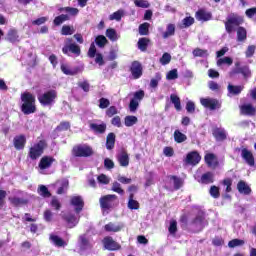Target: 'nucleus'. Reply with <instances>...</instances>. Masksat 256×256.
<instances>
[{"mask_svg": "<svg viewBox=\"0 0 256 256\" xmlns=\"http://www.w3.org/2000/svg\"><path fill=\"white\" fill-rule=\"evenodd\" d=\"M103 245L105 249H108V251H117L121 249V245L119 243L115 242L112 237H105L103 239Z\"/></svg>", "mask_w": 256, "mask_h": 256, "instance_id": "obj_15", "label": "nucleus"}, {"mask_svg": "<svg viewBox=\"0 0 256 256\" xmlns=\"http://www.w3.org/2000/svg\"><path fill=\"white\" fill-rule=\"evenodd\" d=\"M55 163V158L51 156H44L40 159L38 164V168L40 169V173L45 174V170L49 169L51 165Z\"/></svg>", "mask_w": 256, "mask_h": 256, "instance_id": "obj_14", "label": "nucleus"}, {"mask_svg": "<svg viewBox=\"0 0 256 256\" xmlns=\"http://www.w3.org/2000/svg\"><path fill=\"white\" fill-rule=\"evenodd\" d=\"M56 187H58L56 191L57 195H63V193H66L69 188V180L64 179L56 182Z\"/></svg>", "mask_w": 256, "mask_h": 256, "instance_id": "obj_23", "label": "nucleus"}, {"mask_svg": "<svg viewBox=\"0 0 256 256\" xmlns=\"http://www.w3.org/2000/svg\"><path fill=\"white\" fill-rule=\"evenodd\" d=\"M242 23L243 18L241 16L237 14H230L225 22V29L227 33H233V31H235V27H239Z\"/></svg>", "mask_w": 256, "mask_h": 256, "instance_id": "obj_3", "label": "nucleus"}, {"mask_svg": "<svg viewBox=\"0 0 256 256\" xmlns=\"http://www.w3.org/2000/svg\"><path fill=\"white\" fill-rule=\"evenodd\" d=\"M174 141L176 143H185V141H187V135L183 134L179 130H175L174 131Z\"/></svg>", "mask_w": 256, "mask_h": 256, "instance_id": "obj_38", "label": "nucleus"}, {"mask_svg": "<svg viewBox=\"0 0 256 256\" xmlns=\"http://www.w3.org/2000/svg\"><path fill=\"white\" fill-rule=\"evenodd\" d=\"M25 143H27V139L25 138V135H19L14 137V147L18 151L21 149H24Z\"/></svg>", "mask_w": 256, "mask_h": 256, "instance_id": "obj_25", "label": "nucleus"}, {"mask_svg": "<svg viewBox=\"0 0 256 256\" xmlns=\"http://www.w3.org/2000/svg\"><path fill=\"white\" fill-rule=\"evenodd\" d=\"M241 113L243 115H255V107L251 104L241 106Z\"/></svg>", "mask_w": 256, "mask_h": 256, "instance_id": "obj_37", "label": "nucleus"}, {"mask_svg": "<svg viewBox=\"0 0 256 256\" xmlns=\"http://www.w3.org/2000/svg\"><path fill=\"white\" fill-rule=\"evenodd\" d=\"M243 245H245V241L241 239H233L228 243V247H230L231 249H234V247H241Z\"/></svg>", "mask_w": 256, "mask_h": 256, "instance_id": "obj_53", "label": "nucleus"}, {"mask_svg": "<svg viewBox=\"0 0 256 256\" xmlns=\"http://www.w3.org/2000/svg\"><path fill=\"white\" fill-rule=\"evenodd\" d=\"M149 27L150 24L145 22L139 26V34L140 35H149Z\"/></svg>", "mask_w": 256, "mask_h": 256, "instance_id": "obj_58", "label": "nucleus"}, {"mask_svg": "<svg viewBox=\"0 0 256 256\" xmlns=\"http://www.w3.org/2000/svg\"><path fill=\"white\" fill-rule=\"evenodd\" d=\"M100 207L103 211H109L117 205V195L109 194L100 198Z\"/></svg>", "mask_w": 256, "mask_h": 256, "instance_id": "obj_2", "label": "nucleus"}, {"mask_svg": "<svg viewBox=\"0 0 256 256\" xmlns=\"http://www.w3.org/2000/svg\"><path fill=\"white\" fill-rule=\"evenodd\" d=\"M137 117L136 116H126L124 119V125L126 127H133V125H137Z\"/></svg>", "mask_w": 256, "mask_h": 256, "instance_id": "obj_45", "label": "nucleus"}, {"mask_svg": "<svg viewBox=\"0 0 256 256\" xmlns=\"http://www.w3.org/2000/svg\"><path fill=\"white\" fill-rule=\"evenodd\" d=\"M236 33L238 42L243 43V41H247V29L240 26L237 28Z\"/></svg>", "mask_w": 256, "mask_h": 256, "instance_id": "obj_31", "label": "nucleus"}, {"mask_svg": "<svg viewBox=\"0 0 256 256\" xmlns=\"http://www.w3.org/2000/svg\"><path fill=\"white\" fill-rule=\"evenodd\" d=\"M214 176L213 173L207 172L201 176L200 182L204 185H209V183H213Z\"/></svg>", "mask_w": 256, "mask_h": 256, "instance_id": "obj_36", "label": "nucleus"}, {"mask_svg": "<svg viewBox=\"0 0 256 256\" xmlns=\"http://www.w3.org/2000/svg\"><path fill=\"white\" fill-rule=\"evenodd\" d=\"M6 39L10 43H19V41H21V38L19 37V32H17V29H10L7 33Z\"/></svg>", "mask_w": 256, "mask_h": 256, "instance_id": "obj_21", "label": "nucleus"}, {"mask_svg": "<svg viewBox=\"0 0 256 256\" xmlns=\"http://www.w3.org/2000/svg\"><path fill=\"white\" fill-rule=\"evenodd\" d=\"M208 87L210 91H220L221 90V85H219L217 82L215 81H209L208 82Z\"/></svg>", "mask_w": 256, "mask_h": 256, "instance_id": "obj_63", "label": "nucleus"}, {"mask_svg": "<svg viewBox=\"0 0 256 256\" xmlns=\"http://www.w3.org/2000/svg\"><path fill=\"white\" fill-rule=\"evenodd\" d=\"M227 89L228 97H233V95H240L241 91L244 89V86H235L233 84H229Z\"/></svg>", "mask_w": 256, "mask_h": 256, "instance_id": "obj_30", "label": "nucleus"}, {"mask_svg": "<svg viewBox=\"0 0 256 256\" xmlns=\"http://www.w3.org/2000/svg\"><path fill=\"white\" fill-rule=\"evenodd\" d=\"M178 78H179V73L177 72V69L170 70L166 75V79L168 81H174V79H178Z\"/></svg>", "mask_w": 256, "mask_h": 256, "instance_id": "obj_57", "label": "nucleus"}, {"mask_svg": "<svg viewBox=\"0 0 256 256\" xmlns=\"http://www.w3.org/2000/svg\"><path fill=\"white\" fill-rule=\"evenodd\" d=\"M170 101L173 103L176 111H181V99L175 94L170 95Z\"/></svg>", "mask_w": 256, "mask_h": 256, "instance_id": "obj_40", "label": "nucleus"}, {"mask_svg": "<svg viewBox=\"0 0 256 256\" xmlns=\"http://www.w3.org/2000/svg\"><path fill=\"white\" fill-rule=\"evenodd\" d=\"M192 55L194 57H202V58H206L209 57V51L205 50V49H201V48H195L192 51Z\"/></svg>", "mask_w": 256, "mask_h": 256, "instance_id": "obj_39", "label": "nucleus"}, {"mask_svg": "<svg viewBox=\"0 0 256 256\" xmlns=\"http://www.w3.org/2000/svg\"><path fill=\"white\" fill-rule=\"evenodd\" d=\"M61 71L64 73V75H77V73H79V69L71 68L67 64L61 65Z\"/></svg>", "mask_w": 256, "mask_h": 256, "instance_id": "obj_33", "label": "nucleus"}, {"mask_svg": "<svg viewBox=\"0 0 256 256\" xmlns=\"http://www.w3.org/2000/svg\"><path fill=\"white\" fill-rule=\"evenodd\" d=\"M191 228L193 231L199 232L203 231L205 225H207V220H205V216L203 214L197 215L194 220L191 222Z\"/></svg>", "mask_w": 256, "mask_h": 256, "instance_id": "obj_11", "label": "nucleus"}, {"mask_svg": "<svg viewBox=\"0 0 256 256\" xmlns=\"http://www.w3.org/2000/svg\"><path fill=\"white\" fill-rule=\"evenodd\" d=\"M95 43L98 47H100V49H103V47H105V45L107 43H109V41L107 40V38L105 36L99 35L96 37Z\"/></svg>", "mask_w": 256, "mask_h": 256, "instance_id": "obj_47", "label": "nucleus"}, {"mask_svg": "<svg viewBox=\"0 0 256 256\" xmlns=\"http://www.w3.org/2000/svg\"><path fill=\"white\" fill-rule=\"evenodd\" d=\"M66 221H67L68 227H70V229H73V227H75V225H77V223H79V220H77V218L73 215L67 216Z\"/></svg>", "mask_w": 256, "mask_h": 256, "instance_id": "obj_56", "label": "nucleus"}, {"mask_svg": "<svg viewBox=\"0 0 256 256\" xmlns=\"http://www.w3.org/2000/svg\"><path fill=\"white\" fill-rule=\"evenodd\" d=\"M8 200L13 207H23V205H27V203H29V200L25 197V194L21 191H17L16 195L9 197Z\"/></svg>", "mask_w": 256, "mask_h": 256, "instance_id": "obj_8", "label": "nucleus"}, {"mask_svg": "<svg viewBox=\"0 0 256 256\" xmlns=\"http://www.w3.org/2000/svg\"><path fill=\"white\" fill-rule=\"evenodd\" d=\"M175 35V24H168L166 31L162 33L163 39H169Z\"/></svg>", "mask_w": 256, "mask_h": 256, "instance_id": "obj_34", "label": "nucleus"}, {"mask_svg": "<svg viewBox=\"0 0 256 256\" xmlns=\"http://www.w3.org/2000/svg\"><path fill=\"white\" fill-rule=\"evenodd\" d=\"M44 149H45V141L40 140L37 144H34V146H32L29 151L30 159L34 161L35 159H39V157L43 155Z\"/></svg>", "mask_w": 256, "mask_h": 256, "instance_id": "obj_9", "label": "nucleus"}, {"mask_svg": "<svg viewBox=\"0 0 256 256\" xmlns=\"http://www.w3.org/2000/svg\"><path fill=\"white\" fill-rule=\"evenodd\" d=\"M135 194L130 193L129 200H128V209H131L133 211L139 209V202L134 199Z\"/></svg>", "mask_w": 256, "mask_h": 256, "instance_id": "obj_35", "label": "nucleus"}, {"mask_svg": "<svg viewBox=\"0 0 256 256\" xmlns=\"http://www.w3.org/2000/svg\"><path fill=\"white\" fill-rule=\"evenodd\" d=\"M201 161V155L198 152H190L186 156V163L188 165H197Z\"/></svg>", "mask_w": 256, "mask_h": 256, "instance_id": "obj_19", "label": "nucleus"}, {"mask_svg": "<svg viewBox=\"0 0 256 256\" xmlns=\"http://www.w3.org/2000/svg\"><path fill=\"white\" fill-rule=\"evenodd\" d=\"M237 189L239 193H242V195H250L251 194V187L245 183V181L241 180L237 184Z\"/></svg>", "mask_w": 256, "mask_h": 256, "instance_id": "obj_29", "label": "nucleus"}, {"mask_svg": "<svg viewBox=\"0 0 256 256\" xmlns=\"http://www.w3.org/2000/svg\"><path fill=\"white\" fill-rule=\"evenodd\" d=\"M134 5L141 9H149V7H151V4L147 0H135Z\"/></svg>", "mask_w": 256, "mask_h": 256, "instance_id": "obj_51", "label": "nucleus"}, {"mask_svg": "<svg viewBox=\"0 0 256 256\" xmlns=\"http://www.w3.org/2000/svg\"><path fill=\"white\" fill-rule=\"evenodd\" d=\"M147 47H149V38H140L138 40V49L140 51H147Z\"/></svg>", "mask_w": 256, "mask_h": 256, "instance_id": "obj_46", "label": "nucleus"}, {"mask_svg": "<svg viewBox=\"0 0 256 256\" xmlns=\"http://www.w3.org/2000/svg\"><path fill=\"white\" fill-rule=\"evenodd\" d=\"M49 240L55 245V247H67V242L58 235L50 234Z\"/></svg>", "mask_w": 256, "mask_h": 256, "instance_id": "obj_24", "label": "nucleus"}, {"mask_svg": "<svg viewBox=\"0 0 256 256\" xmlns=\"http://www.w3.org/2000/svg\"><path fill=\"white\" fill-rule=\"evenodd\" d=\"M221 65H233V59L231 57H224L217 60V66Z\"/></svg>", "mask_w": 256, "mask_h": 256, "instance_id": "obj_52", "label": "nucleus"}, {"mask_svg": "<svg viewBox=\"0 0 256 256\" xmlns=\"http://www.w3.org/2000/svg\"><path fill=\"white\" fill-rule=\"evenodd\" d=\"M21 111L24 115H31L37 111L35 106V97L31 92H24L21 94Z\"/></svg>", "mask_w": 256, "mask_h": 256, "instance_id": "obj_1", "label": "nucleus"}, {"mask_svg": "<svg viewBox=\"0 0 256 256\" xmlns=\"http://www.w3.org/2000/svg\"><path fill=\"white\" fill-rule=\"evenodd\" d=\"M161 65H169L171 63V54L165 52L160 58Z\"/></svg>", "mask_w": 256, "mask_h": 256, "instance_id": "obj_60", "label": "nucleus"}, {"mask_svg": "<svg viewBox=\"0 0 256 256\" xmlns=\"http://www.w3.org/2000/svg\"><path fill=\"white\" fill-rule=\"evenodd\" d=\"M90 129L99 134V135H103V133H105V131H107V124L105 123H101V124H98V123H91L90 124Z\"/></svg>", "mask_w": 256, "mask_h": 256, "instance_id": "obj_22", "label": "nucleus"}, {"mask_svg": "<svg viewBox=\"0 0 256 256\" xmlns=\"http://www.w3.org/2000/svg\"><path fill=\"white\" fill-rule=\"evenodd\" d=\"M106 37H108L110 41H117L119 39V35H117V31L113 28H109L106 30Z\"/></svg>", "mask_w": 256, "mask_h": 256, "instance_id": "obj_44", "label": "nucleus"}, {"mask_svg": "<svg viewBox=\"0 0 256 256\" xmlns=\"http://www.w3.org/2000/svg\"><path fill=\"white\" fill-rule=\"evenodd\" d=\"M234 73H241L243 77H251V70L249 69V66H242L240 68H237Z\"/></svg>", "mask_w": 256, "mask_h": 256, "instance_id": "obj_42", "label": "nucleus"}, {"mask_svg": "<svg viewBox=\"0 0 256 256\" xmlns=\"http://www.w3.org/2000/svg\"><path fill=\"white\" fill-rule=\"evenodd\" d=\"M117 161L120 167H129V154L125 151H121L117 155Z\"/></svg>", "mask_w": 256, "mask_h": 256, "instance_id": "obj_20", "label": "nucleus"}, {"mask_svg": "<svg viewBox=\"0 0 256 256\" xmlns=\"http://www.w3.org/2000/svg\"><path fill=\"white\" fill-rule=\"evenodd\" d=\"M238 153H241L242 159L249 165V167H255V156H253V152L247 148H236Z\"/></svg>", "mask_w": 256, "mask_h": 256, "instance_id": "obj_10", "label": "nucleus"}, {"mask_svg": "<svg viewBox=\"0 0 256 256\" xmlns=\"http://www.w3.org/2000/svg\"><path fill=\"white\" fill-rule=\"evenodd\" d=\"M105 231L108 233H119L123 229V224L108 223L104 226Z\"/></svg>", "mask_w": 256, "mask_h": 256, "instance_id": "obj_26", "label": "nucleus"}, {"mask_svg": "<svg viewBox=\"0 0 256 256\" xmlns=\"http://www.w3.org/2000/svg\"><path fill=\"white\" fill-rule=\"evenodd\" d=\"M38 194H40L41 197H51V192H49V189L45 185H40L38 188Z\"/></svg>", "mask_w": 256, "mask_h": 256, "instance_id": "obj_49", "label": "nucleus"}, {"mask_svg": "<svg viewBox=\"0 0 256 256\" xmlns=\"http://www.w3.org/2000/svg\"><path fill=\"white\" fill-rule=\"evenodd\" d=\"M65 21H69V15L67 14L59 15L54 19V25L59 26L62 23H65Z\"/></svg>", "mask_w": 256, "mask_h": 256, "instance_id": "obj_50", "label": "nucleus"}, {"mask_svg": "<svg viewBox=\"0 0 256 256\" xmlns=\"http://www.w3.org/2000/svg\"><path fill=\"white\" fill-rule=\"evenodd\" d=\"M193 23H195V18L191 17V16H188V17H185L183 20H182V24H181V28L182 29H187V27H191V25H193Z\"/></svg>", "mask_w": 256, "mask_h": 256, "instance_id": "obj_48", "label": "nucleus"}, {"mask_svg": "<svg viewBox=\"0 0 256 256\" xmlns=\"http://www.w3.org/2000/svg\"><path fill=\"white\" fill-rule=\"evenodd\" d=\"M72 155L74 157H91L93 155V148L89 145H78L72 149Z\"/></svg>", "mask_w": 256, "mask_h": 256, "instance_id": "obj_7", "label": "nucleus"}, {"mask_svg": "<svg viewBox=\"0 0 256 256\" xmlns=\"http://www.w3.org/2000/svg\"><path fill=\"white\" fill-rule=\"evenodd\" d=\"M200 103L201 105H203V107H206L211 111H215V109H221V103L219 102V100L214 98H202L200 100Z\"/></svg>", "mask_w": 256, "mask_h": 256, "instance_id": "obj_12", "label": "nucleus"}, {"mask_svg": "<svg viewBox=\"0 0 256 256\" xmlns=\"http://www.w3.org/2000/svg\"><path fill=\"white\" fill-rule=\"evenodd\" d=\"M255 49L256 46L255 45H249L245 51V56L249 59L251 57H253V55H255Z\"/></svg>", "mask_w": 256, "mask_h": 256, "instance_id": "obj_62", "label": "nucleus"}, {"mask_svg": "<svg viewBox=\"0 0 256 256\" xmlns=\"http://www.w3.org/2000/svg\"><path fill=\"white\" fill-rule=\"evenodd\" d=\"M55 99H57V91L55 90H50L38 96V101L43 105V107L54 105Z\"/></svg>", "mask_w": 256, "mask_h": 256, "instance_id": "obj_5", "label": "nucleus"}, {"mask_svg": "<svg viewBox=\"0 0 256 256\" xmlns=\"http://www.w3.org/2000/svg\"><path fill=\"white\" fill-rule=\"evenodd\" d=\"M196 19L197 21H211L213 19V14L211 12H207L206 10L200 9L196 12Z\"/></svg>", "mask_w": 256, "mask_h": 256, "instance_id": "obj_18", "label": "nucleus"}, {"mask_svg": "<svg viewBox=\"0 0 256 256\" xmlns=\"http://www.w3.org/2000/svg\"><path fill=\"white\" fill-rule=\"evenodd\" d=\"M77 247L79 248V251L83 253V251H87V249H91L93 247V244H91L86 234H82L78 237Z\"/></svg>", "mask_w": 256, "mask_h": 256, "instance_id": "obj_13", "label": "nucleus"}, {"mask_svg": "<svg viewBox=\"0 0 256 256\" xmlns=\"http://www.w3.org/2000/svg\"><path fill=\"white\" fill-rule=\"evenodd\" d=\"M62 53H64V55H69V53H73V55L79 57V55H81V47L73 42V39L66 38L65 45L62 48Z\"/></svg>", "mask_w": 256, "mask_h": 256, "instance_id": "obj_4", "label": "nucleus"}, {"mask_svg": "<svg viewBox=\"0 0 256 256\" xmlns=\"http://www.w3.org/2000/svg\"><path fill=\"white\" fill-rule=\"evenodd\" d=\"M97 181L100 185H109L111 180L109 177H107V175L101 174L97 177Z\"/></svg>", "mask_w": 256, "mask_h": 256, "instance_id": "obj_59", "label": "nucleus"}, {"mask_svg": "<svg viewBox=\"0 0 256 256\" xmlns=\"http://www.w3.org/2000/svg\"><path fill=\"white\" fill-rule=\"evenodd\" d=\"M115 147V133L111 132L106 137V149L111 151Z\"/></svg>", "mask_w": 256, "mask_h": 256, "instance_id": "obj_32", "label": "nucleus"}, {"mask_svg": "<svg viewBox=\"0 0 256 256\" xmlns=\"http://www.w3.org/2000/svg\"><path fill=\"white\" fill-rule=\"evenodd\" d=\"M144 97H145V91L143 90L136 91L133 94V98L130 100V103H129L130 113L137 112V110L139 109V104L141 103V101H143Z\"/></svg>", "mask_w": 256, "mask_h": 256, "instance_id": "obj_6", "label": "nucleus"}, {"mask_svg": "<svg viewBox=\"0 0 256 256\" xmlns=\"http://www.w3.org/2000/svg\"><path fill=\"white\" fill-rule=\"evenodd\" d=\"M133 79H139L143 75V67L138 61H134L130 68Z\"/></svg>", "mask_w": 256, "mask_h": 256, "instance_id": "obj_17", "label": "nucleus"}, {"mask_svg": "<svg viewBox=\"0 0 256 256\" xmlns=\"http://www.w3.org/2000/svg\"><path fill=\"white\" fill-rule=\"evenodd\" d=\"M204 159L208 167H217V165H219V162L217 161V156H215V154L213 153L206 154Z\"/></svg>", "mask_w": 256, "mask_h": 256, "instance_id": "obj_28", "label": "nucleus"}, {"mask_svg": "<svg viewBox=\"0 0 256 256\" xmlns=\"http://www.w3.org/2000/svg\"><path fill=\"white\" fill-rule=\"evenodd\" d=\"M123 15H125V10L120 9V10L114 12L113 14H111L109 16V20L110 21H120L121 18L123 17Z\"/></svg>", "mask_w": 256, "mask_h": 256, "instance_id": "obj_43", "label": "nucleus"}, {"mask_svg": "<svg viewBox=\"0 0 256 256\" xmlns=\"http://www.w3.org/2000/svg\"><path fill=\"white\" fill-rule=\"evenodd\" d=\"M213 136L216 141H225V139H227V131L223 128H215L213 130Z\"/></svg>", "mask_w": 256, "mask_h": 256, "instance_id": "obj_27", "label": "nucleus"}, {"mask_svg": "<svg viewBox=\"0 0 256 256\" xmlns=\"http://www.w3.org/2000/svg\"><path fill=\"white\" fill-rule=\"evenodd\" d=\"M160 79H161V74L156 73L155 78H152L150 81V87H152V89H156V87L159 85Z\"/></svg>", "mask_w": 256, "mask_h": 256, "instance_id": "obj_61", "label": "nucleus"}, {"mask_svg": "<svg viewBox=\"0 0 256 256\" xmlns=\"http://www.w3.org/2000/svg\"><path fill=\"white\" fill-rule=\"evenodd\" d=\"M170 179L174 185V189L177 191L183 187V179L177 176H170Z\"/></svg>", "mask_w": 256, "mask_h": 256, "instance_id": "obj_41", "label": "nucleus"}, {"mask_svg": "<svg viewBox=\"0 0 256 256\" xmlns=\"http://www.w3.org/2000/svg\"><path fill=\"white\" fill-rule=\"evenodd\" d=\"M75 28L73 26L64 25L61 29V35H73Z\"/></svg>", "mask_w": 256, "mask_h": 256, "instance_id": "obj_54", "label": "nucleus"}, {"mask_svg": "<svg viewBox=\"0 0 256 256\" xmlns=\"http://www.w3.org/2000/svg\"><path fill=\"white\" fill-rule=\"evenodd\" d=\"M111 105V102L107 98H100L99 99V107L100 109H107Z\"/></svg>", "mask_w": 256, "mask_h": 256, "instance_id": "obj_64", "label": "nucleus"}, {"mask_svg": "<svg viewBox=\"0 0 256 256\" xmlns=\"http://www.w3.org/2000/svg\"><path fill=\"white\" fill-rule=\"evenodd\" d=\"M70 203L73 207H75L76 213H80L83 211V207H85V202L81 196H73L70 200Z\"/></svg>", "mask_w": 256, "mask_h": 256, "instance_id": "obj_16", "label": "nucleus"}, {"mask_svg": "<svg viewBox=\"0 0 256 256\" xmlns=\"http://www.w3.org/2000/svg\"><path fill=\"white\" fill-rule=\"evenodd\" d=\"M112 191H114V193H118V195H125V190L121 188V184L119 182H114L112 184Z\"/></svg>", "mask_w": 256, "mask_h": 256, "instance_id": "obj_55", "label": "nucleus"}]
</instances>
